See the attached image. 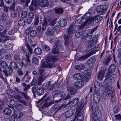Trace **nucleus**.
<instances>
[{"mask_svg":"<svg viewBox=\"0 0 121 121\" xmlns=\"http://www.w3.org/2000/svg\"><path fill=\"white\" fill-rule=\"evenodd\" d=\"M63 92L62 91L55 90L52 93L53 100L57 102L60 101L62 99V95L63 94Z\"/></svg>","mask_w":121,"mask_h":121,"instance_id":"f257e3e1","label":"nucleus"},{"mask_svg":"<svg viewBox=\"0 0 121 121\" xmlns=\"http://www.w3.org/2000/svg\"><path fill=\"white\" fill-rule=\"evenodd\" d=\"M103 17L102 16H95L90 19L89 21L88 20H86L85 22L81 24L82 25L80 27L81 28H83L87 23L89 22L90 23H93L94 22H95L96 23H98L100 22L102 20Z\"/></svg>","mask_w":121,"mask_h":121,"instance_id":"f03ea898","label":"nucleus"},{"mask_svg":"<svg viewBox=\"0 0 121 121\" xmlns=\"http://www.w3.org/2000/svg\"><path fill=\"white\" fill-rule=\"evenodd\" d=\"M108 5L104 4L97 6L96 8L97 14L100 15H103L107 10Z\"/></svg>","mask_w":121,"mask_h":121,"instance_id":"7ed1b4c3","label":"nucleus"},{"mask_svg":"<svg viewBox=\"0 0 121 121\" xmlns=\"http://www.w3.org/2000/svg\"><path fill=\"white\" fill-rule=\"evenodd\" d=\"M91 107L92 111V114L94 116L93 117H95V115L99 116L101 115V113L100 111L99 108L98 107L96 106L95 107V106L93 104L91 105Z\"/></svg>","mask_w":121,"mask_h":121,"instance_id":"20e7f679","label":"nucleus"},{"mask_svg":"<svg viewBox=\"0 0 121 121\" xmlns=\"http://www.w3.org/2000/svg\"><path fill=\"white\" fill-rule=\"evenodd\" d=\"M26 45L28 49L26 50L25 51H24V50L23 49V51L25 53V54L26 57L25 58H29V57L32 53V49L28 44H26ZM22 48L23 49V47H22Z\"/></svg>","mask_w":121,"mask_h":121,"instance_id":"39448f33","label":"nucleus"},{"mask_svg":"<svg viewBox=\"0 0 121 121\" xmlns=\"http://www.w3.org/2000/svg\"><path fill=\"white\" fill-rule=\"evenodd\" d=\"M95 53V52L91 51L88 54L82 56L78 58V60L80 61H83L86 58H88L91 55L94 54Z\"/></svg>","mask_w":121,"mask_h":121,"instance_id":"423d86ee","label":"nucleus"},{"mask_svg":"<svg viewBox=\"0 0 121 121\" xmlns=\"http://www.w3.org/2000/svg\"><path fill=\"white\" fill-rule=\"evenodd\" d=\"M79 99L78 98H76L73 99L72 100L69 101V105L71 107H73L74 106L77 105L78 103L79 102Z\"/></svg>","mask_w":121,"mask_h":121,"instance_id":"0eeeda50","label":"nucleus"},{"mask_svg":"<svg viewBox=\"0 0 121 121\" xmlns=\"http://www.w3.org/2000/svg\"><path fill=\"white\" fill-rule=\"evenodd\" d=\"M30 73V71H26L25 76L22 78V80L25 81L26 82H28L31 78V77L29 76Z\"/></svg>","mask_w":121,"mask_h":121,"instance_id":"6e6552de","label":"nucleus"},{"mask_svg":"<svg viewBox=\"0 0 121 121\" xmlns=\"http://www.w3.org/2000/svg\"><path fill=\"white\" fill-rule=\"evenodd\" d=\"M21 61L22 64L23 65L25 66H27L30 62L29 58H25V57H24L21 59Z\"/></svg>","mask_w":121,"mask_h":121,"instance_id":"1a4fd4ad","label":"nucleus"},{"mask_svg":"<svg viewBox=\"0 0 121 121\" xmlns=\"http://www.w3.org/2000/svg\"><path fill=\"white\" fill-rule=\"evenodd\" d=\"M73 25L72 24H71L69 26V28L67 31V36L71 37L74 31V30L73 29Z\"/></svg>","mask_w":121,"mask_h":121,"instance_id":"9d476101","label":"nucleus"},{"mask_svg":"<svg viewBox=\"0 0 121 121\" xmlns=\"http://www.w3.org/2000/svg\"><path fill=\"white\" fill-rule=\"evenodd\" d=\"M58 60L56 56H49L46 58V62L48 63L51 61L52 62H56Z\"/></svg>","mask_w":121,"mask_h":121,"instance_id":"9b49d317","label":"nucleus"},{"mask_svg":"<svg viewBox=\"0 0 121 121\" xmlns=\"http://www.w3.org/2000/svg\"><path fill=\"white\" fill-rule=\"evenodd\" d=\"M116 66L114 64H112L110 66L108 69V72L107 74L109 76L110 74L113 73L115 70Z\"/></svg>","mask_w":121,"mask_h":121,"instance_id":"f8f14e48","label":"nucleus"},{"mask_svg":"<svg viewBox=\"0 0 121 121\" xmlns=\"http://www.w3.org/2000/svg\"><path fill=\"white\" fill-rule=\"evenodd\" d=\"M67 89V91L72 95H74L77 92V90L73 87H68Z\"/></svg>","mask_w":121,"mask_h":121,"instance_id":"ddd939ff","label":"nucleus"},{"mask_svg":"<svg viewBox=\"0 0 121 121\" xmlns=\"http://www.w3.org/2000/svg\"><path fill=\"white\" fill-rule=\"evenodd\" d=\"M91 77V74L90 73H87L84 74V77L82 79V81L84 82L88 81Z\"/></svg>","mask_w":121,"mask_h":121,"instance_id":"4468645a","label":"nucleus"},{"mask_svg":"<svg viewBox=\"0 0 121 121\" xmlns=\"http://www.w3.org/2000/svg\"><path fill=\"white\" fill-rule=\"evenodd\" d=\"M62 107V106H61L54 105L52 106L51 108V110L52 111H55V112H56L60 109Z\"/></svg>","mask_w":121,"mask_h":121,"instance_id":"2eb2a0df","label":"nucleus"},{"mask_svg":"<svg viewBox=\"0 0 121 121\" xmlns=\"http://www.w3.org/2000/svg\"><path fill=\"white\" fill-rule=\"evenodd\" d=\"M48 4L47 0H39L38 5L41 7H44L47 5Z\"/></svg>","mask_w":121,"mask_h":121,"instance_id":"dca6fc26","label":"nucleus"},{"mask_svg":"<svg viewBox=\"0 0 121 121\" xmlns=\"http://www.w3.org/2000/svg\"><path fill=\"white\" fill-rule=\"evenodd\" d=\"M73 110V109H70L67 111L65 112V116L67 118L70 117L74 114Z\"/></svg>","mask_w":121,"mask_h":121,"instance_id":"f3484780","label":"nucleus"},{"mask_svg":"<svg viewBox=\"0 0 121 121\" xmlns=\"http://www.w3.org/2000/svg\"><path fill=\"white\" fill-rule=\"evenodd\" d=\"M59 23L61 26L63 27H65L67 24L66 20L63 18H61L60 19Z\"/></svg>","mask_w":121,"mask_h":121,"instance_id":"a211bd4d","label":"nucleus"},{"mask_svg":"<svg viewBox=\"0 0 121 121\" xmlns=\"http://www.w3.org/2000/svg\"><path fill=\"white\" fill-rule=\"evenodd\" d=\"M3 112L5 115L8 116H9L12 113V111L10 108H6L3 109Z\"/></svg>","mask_w":121,"mask_h":121,"instance_id":"6ab92c4d","label":"nucleus"},{"mask_svg":"<svg viewBox=\"0 0 121 121\" xmlns=\"http://www.w3.org/2000/svg\"><path fill=\"white\" fill-rule=\"evenodd\" d=\"M100 96L99 94H94L93 100L96 103H98L100 99Z\"/></svg>","mask_w":121,"mask_h":121,"instance_id":"aec40b11","label":"nucleus"},{"mask_svg":"<svg viewBox=\"0 0 121 121\" xmlns=\"http://www.w3.org/2000/svg\"><path fill=\"white\" fill-rule=\"evenodd\" d=\"M64 37L65 41L64 44L66 46H68L70 44L69 41V39L71 37L67 36L65 34L64 35Z\"/></svg>","mask_w":121,"mask_h":121,"instance_id":"412c9836","label":"nucleus"},{"mask_svg":"<svg viewBox=\"0 0 121 121\" xmlns=\"http://www.w3.org/2000/svg\"><path fill=\"white\" fill-rule=\"evenodd\" d=\"M84 83L82 81L77 82H75L74 84L75 86L77 88H81L83 86Z\"/></svg>","mask_w":121,"mask_h":121,"instance_id":"4be33fe9","label":"nucleus"},{"mask_svg":"<svg viewBox=\"0 0 121 121\" xmlns=\"http://www.w3.org/2000/svg\"><path fill=\"white\" fill-rule=\"evenodd\" d=\"M82 77V74L81 73H76L73 75L74 79L76 80H81Z\"/></svg>","mask_w":121,"mask_h":121,"instance_id":"5701e85b","label":"nucleus"},{"mask_svg":"<svg viewBox=\"0 0 121 121\" xmlns=\"http://www.w3.org/2000/svg\"><path fill=\"white\" fill-rule=\"evenodd\" d=\"M112 88V86L110 85H108L106 87L104 92L110 94Z\"/></svg>","mask_w":121,"mask_h":121,"instance_id":"b1692460","label":"nucleus"},{"mask_svg":"<svg viewBox=\"0 0 121 121\" xmlns=\"http://www.w3.org/2000/svg\"><path fill=\"white\" fill-rule=\"evenodd\" d=\"M111 59L112 58L110 56H109L106 58L104 59L103 61V64L104 65H108Z\"/></svg>","mask_w":121,"mask_h":121,"instance_id":"393cba45","label":"nucleus"},{"mask_svg":"<svg viewBox=\"0 0 121 121\" xmlns=\"http://www.w3.org/2000/svg\"><path fill=\"white\" fill-rule=\"evenodd\" d=\"M17 64L15 62H12L10 63V65L8 67V68L13 70V69H17Z\"/></svg>","mask_w":121,"mask_h":121,"instance_id":"a878e982","label":"nucleus"},{"mask_svg":"<svg viewBox=\"0 0 121 121\" xmlns=\"http://www.w3.org/2000/svg\"><path fill=\"white\" fill-rule=\"evenodd\" d=\"M10 69V70H4L3 71V72L7 77L12 75V73H13V70L11 69Z\"/></svg>","mask_w":121,"mask_h":121,"instance_id":"bb28decb","label":"nucleus"},{"mask_svg":"<svg viewBox=\"0 0 121 121\" xmlns=\"http://www.w3.org/2000/svg\"><path fill=\"white\" fill-rule=\"evenodd\" d=\"M22 112L20 111H17L14 112L13 115L14 117L19 118L22 117L23 116Z\"/></svg>","mask_w":121,"mask_h":121,"instance_id":"cd10ccee","label":"nucleus"},{"mask_svg":"<svg viewBox=\"0 0 121 121\" xmlns=\"http://www.w3.org/2000/svg\"><path fill=\"white\" fill-rule=\"evenodd\" d=\"M17 30V27L14 26L9 31L8 33L9 35H11L16 33Z\"/></svg>","mask_w":121,"mask_h":121,"instance_id":"c85d7f7f","label":"nucleus"},{"mask_svg":"<svg viewBox=\"0 0 121 121\" xmlns=\"http://www.w3.org/2000/svg\"><path fill=\"white\" fill-rule=\"evenodd\" d=\"M104 72L102 71L99 72L98 75V79L101 81L102 80L104 77Z\"/></svg>","mask_w":121,"mask_h":121,"instance_id":"c756f323","label":"nucleus"},{"mask_svg":"<svg viewBox=\"0 0 121 121\" xmlns=\"http://www.w3.org/2000/svg\"><path fill=\"white\" fill-rule=\"evenodd\" d=\"M34 52L36 54L40 55L42 53V51L41 48H37L34 49Z\"/></svg>","mask_w":121,"mask_h":121,"instance_id":"7c9ffc66","label":"nucleus"},{"mask_svg":"<svg viewBox=\"0 0 121 121\" xmlns=\"http://www.w3.org/2000/svg\"><path fill=\"white\" fill-rule=\"evenodd\" d=\"M52 28V27H49L47 29V34L48 35L50 36L52 35H54V32L53 31Z\"/></svg>","mask_w":121,"mask_h":121,"instance_id":"2f4dec72","label":"nucleus"},{"mask_svg":"<svg viewBox=\"0 0 121 121\" xmlns=\"http://www.w3.org/2000/svg\"><path fill=\"white\" fill-rule=\"evenodd\" d=\"M115 90H113L111 95V100L112 102H114L116 100V99L115 97H114L115 95Z\"/></svg>","mask_w":121,"mask_h":121,"instance_id":"473e14b6","label":"nucleus"},{"mask_svg":"<svg viewBox=\"0 0 121 121\" xmlns=\"http://www.w3.org/2000/svg\"><path fill=\"white\" fill-rule=\"evenodd\" d=\"M44 93V91L41 88L39 87L37 89L36 94L40 96L42 95Z\"/></svg>","mask_w":121,"mask_h":121,"instance_id":"72a5a7b5","label":"nucleus"},{"mask_svg":"<svg viewBox=\"0 0 121 121\" xmlns=\"http://www.w3.org/2000/svg\"><path fill=\"white\" fill-rule=\"evenodd\" d=\"M85 68V66L84 64H82L76 65L75 69L78 70H81L84 69Z\"/></svg>","mask_w":121,"mask_h":121,"instance_id":"f704fd0d","label":"nucleus"},{"mask_svg":"<svg viewBox=\"0 0 121 121\" xmlns=\"http://www.w3.org/2000/svg\"><path fill=\"white\" fill-rule=\"evenodd\" d=\"M22 85L23 86V90L25 91H26L29 89L30 88V85L29 84L27 85L25 83H23Z\"/></svg>","mask_w":121,"mask_h":121,"instance_id":"c9c22d12","label":"nucleus"},{"mask_svg":"<svg viewBox=\"0 0 121 121\" xmlns=\"http://www.w3.org/2000/svg\"><path fill=\"white\" fill-rule=\"evenodd\" d=\"M50 84L51 82L50 81H48L47 82L44 83L42 85L43 89L44 90H48L49 85Z\"/></svg>","mask_w":121,"mask_h":121,"instance_id":"e433bc0d","label":"nucleus"},{"mask_svg":"<svg viewBox=\"0 0 121 121\" xmlns=\"http://www.w3.org/2000/svg\"><path fill=\"white\" fill-rule=\"evenodd\" d=\"M39 62V60L36 57H34L32 58V62L34 65H38Z\"/></svg>","mask_w":121,"mask_h":121,"instance_id":"4c0bfd02","label":"nucleus"},{"mask_svg":"<svg viewBox=\"0 0 121 121\" xmlns=\"http://www.w3.org/2000/svg\"><path fill=\"white\" fill-rule=\"evenodd\" d=\"M17 103L16 100L14 99H12L10 101V105L9 106V107L13 108L15 105V104Z\"/></svg>","mask_w":121,"mask_h":121,"instance_id":"58836bf2","label":"nucleus"},{"mask_svg":"<svg viewBox=\"0 0 121 121\" xmlns=\"http://www.w3.org/2000/svg\"><path fill=\"white\" fill-rule=\"evenodd\" d=\"M92 15V13L91 12H88L86 13L82 17L83 19H87L90 17Z\"/></svg>","mask_w":121,"mask_h":121,"instance_id":"ea45409f","label":"nucleus"},{"mask_svg":"<svg viewBox=\"0 0 121 121\" xmlns=\"http://www.w3.org/2000/svg\"><path fill=\"white\" fill-rule=\"evenodd\" d=\"M45 79L42 76H40L38 79L37 84L39 85H41L42 82Z\"/></svg>","mask_w":121,"mask_h":121,"instance_id":"a19ab883","label":"nucleus"},{"mask_svg":"<svg viewBox=\"0 0 121 121\" xmlns=\"http://www.w3.org/2000/svg\"><path fill=\"white\" fill-rule=\"evenodd\" d=\"M39 70L40 75H41L44 76L46 73L45 71L41 67L39 69Z\"/></svg>","mask_w":121,"mask_h":121,"instance_id":"79ce46f5","label":"nucleus"},{"mask_svg":"<svg viewBox=\"0 0 121 121\" xmlns=\"http://www.w3.org/2000/svg\"><path fill=\"white\" fill-rule=\"evenodd\" d=\"M85 34L84 33L83 34V35L82 36V39H81L82 41L84 43H86L87 42H88V40H87V38L85 36Z\"/></svg>","mask_w":121,"mask_h":121,"instance_id":"37998d69","label":"nucleus"},{"mask_svg":"<svg viewBox=\"0 0 121 121\" xmlns=\"http://www.w3.org/2000/svg\"><path fill=\"white\" fill-rule=\"evenodd\" d=\"M63 10L61 8H58L55 9V12L58 14H62L63 13Z\"/></svg>","mask_w":121,"mask_h":121,"instance_id":"c03bdc74","label":"nucleus"},{"mask_svg":"<svg viewBox=\"0 0 121 121\" xmlns=\"http://www.w3.org/2000/svg\"><path fill=\"white\" fill-rule=\"evenodd\" d=\"M37 34V32L36 30H32L30 33V35L32 37H34L36 36Z\"/></svg>","mask_w":121,"mask_h":121,"instance_id":"a18cd8bd","label":"nucleus"},{"mask_svg":"<svg viewBox=\"0 0 121 121\" xmlns=\"http://www.w3.org/2000/svg\"><path fill=\"white\" fill-rule=\"evenodd\" d=\"M56 84L55 83H54L50 85H49L48 87V91H52V90L54 88L55 86H56Z\"/></svg>","mask_w":121,"mask_h":121,"instance_id":"49530a36","label":"nucleus"},{"mask_svg":"<svg viewBox=\"0 0 121 121\" xmlns=\"http://www.w3.org/2000/svg\"><path fill=\"white\" fill-rule=\"evenodd\" d=\"M95 57H92L90 58L87 61V63L89 65L91 64V63L95 62Z\"/></svg>","mask_w":121,"mask_h":121,"instance_id":"de8ad7c7","label":"nucleus"},{"mask_svg":"<svg viewBox=\"0 0 121 121\" xmlns=\"http://www.w3.org/2000/svg\"><path fill=\"white\" fill-rule=\"evenodd\" d=\"M1 19L3 22H5L7 16L6 14L4 13H2L1 16Z\"/></svg>","mask_w":121,"mask_h":121,"instance_id":"09e8293b","label":"nucleus"},{"mask_svg":"<svg viewBox=\"0 0 121 121\" xmlns=\"http://www.w3.org/2000/svg\"><path fill=\"white\" fill-rule=\"evenodd\" d=\"M100 91V87H94V94H99V92Z\"/></svg>","mask_w":121,"mask_h":121,"instance_id":"8fccbe9b","label":"nucleus"},{"mask_svg":"<svg viewBox=\"0 0 121 121\" xmlns=\"http://www.w3.org/2000/svg\"><path fill=\"white\" fill-rule=\"evenodd\" d=\"M42 48L44 51H48L50 49V48L46 45H43L42 46Z\"/></svg>","mask_w":121,"mask_h":121,"instance_id":"3c124183","label":"nucleus"},{"mask_svg":"<svg viewBox=\"0 0 121 121\" xmlns=\"http://www.w3.org/2000/svg\"><path fill=\"white\" fill-rule=\"evenodd\" d=\"M110 94L108 93L107 92H104L103 96L104 99H108L110 97Z\"/></svg>","mask_w":121,"mask_h":121,"instance_id":"603ef678","label":"nucleus"},{"mask_svg":"<svg viewBox=\"0 0 121 121\" xmlns=\"http://www.w3.org/2000/svg\"><path fill=\"white\" fill-rule=\"evenodd\" d=\"M52 66V64L49 63H47V64H44L42 65L41 67L42 68H45L46 67H50Z\"/></svg>","mask_w":121,"mask_h":121,"instance_id":"864d4df0","label":"nucleus"},{"mask_svg":"<svg viewBox=\"0 0 121 121\" xmlns=\"http://www.w3.org/2000/svg\"><path fill=\"white\" fill-rule=\"evenodd\" d=\"M25 22L22 19H20L18 22V24L20 26H23L25 24Z\"/></svg>","mask_w":121,"mask_h":121,"instance_id":"5fc2aeb1","label":"nucleus"},{"mask_svg":"<svg viewBox=\"0 0 121 121\" xmlns=\"http://www.w3.org/2000/svg\"><path fill=\"white\" fill-rule=\"evenodd\" d=\"M52 53L53 54H58L59 53L58 49L55 48H53L52 50Z\"/></svg>","mask_w":121,"mask_h":121,"instance_id":"6e6d98bb","label":"nucleus"},{"mask_svg":"<svg viewBox=\"0 0 121 121\" xmlns=\"http://www.w3.org/2000/svg\"><path fill=\"white\" fill-rule=\"evenodd\" d=\"M20 93L22 95L25 99H29V97L27 95V92H23L21 91Z\"/></svg>","mask_w":121,"mask_h":121,"instance_id":"4d7b16f0","label":"nucleus"},{"mask_svg":"<svg viewBox=\"0 0 121 121\" xmlns=\"http://www.w3.org/2000/svg\"><path fill=\"white\" fill-rule=\"evenodd\" d=\"M98 37V35H95L93 37L91 40L94 42V43H96L98 42L97 40Z\"/></svg>","mask_w":121,"mask_h":121,"instance_id":"13d9d810","label":"nucleus"},{"mask_svg":"<svg viewBox=\"0 0 121 121\" xmlns=\"http://www.w3.org/2000/svg\"><path fill=\"white\" fill-rule=\"evenodd\" d=\"M54 103V102L53 101H52L49 102H46L44 103V105L46 107H48Z\"/></svg>","mask_w":121,"mask_h":121,"instance_id":"bf43d9fd","label":"nucleus"},{"mask_svg":"<svg viewBox=\"0 0 121 121\" xmlns=\"http://www.w3.org/2000/svg\"><path fill=\"white\" fill-rule=\"evenodd\" d=\"M82 23V21L80 19L76 21L74 23L75 26H80V24Z\"/></svg>","mask_w":121,"mask_h":121,"instance_id":"052dcab7","label":"nucleus"},{"mask_svg":"<svg viewBox=\"0 0 121 121\" xmlns=\"http://www.w3.org/2000/svg\"><path fill=\"white\" fill-rule=\"evenodd\" d=\"M82 33L80 32L79 31H78L75 33V35L77 37L79 38L83 35V34Z\"/></svg>","mask_w":121,"mask_h":121,"instance_id":"680f3d73","label":"nucleus"},{"mask_svg":"<svg viewBox=\"0 0 121 121\" xmlns=\"http://www.w3.org/2000/svg\"><path fill=\"white\" fill-rule=\"evenodd\" d=\"M27 12L26 11H24L21 14V17L22 18H25L27 17Z\"/></svg>","mask_w":121,"mask_h":121,"instance_id":"e2e57ef3","label":"nucleus"},{"mask_svg":"<svg viewBox=\"0 0 121 121\" xmlns=\"http://www.w3.org/2000/svg\"><path fill=\"white\" fill-rule=\"evenodd\" d=\"M56 45L57 47H61L62 46L61 41L60 40L57 41L56 43Z\"/></svg>","mask_w":121,"mask_h":121,"instance_id":"0e129e2a","label":"nucleus"},{"mask_svg":"<svg viewBox=\"0 0 121 121\" xmlns=\"http://www.w3.org/2000/svg\"><path fill=\"white\" fill-rule=\"evenodd\" d=\"M70 96L68 94H65L63 95V99L64 100H65L69 99L70 98Z\"/></svg>","mask_w":121,"mask_h":121,"instance_id":"69168bd1","label":"nucleus"},{"mask_svg":"<svg viewBox=\"0 0 121 121\" xmlns=\"http://www.w3.org/2000/svg\"><path fill=\"white\" fill-rule=\"evenodd\" d=\"M120 108L118 106H115L113 109L114 112L115 113L118 112Z\"/></svg>","mask_w":121,"mask_h":121,"instance_id":"338daca9","label":"nucleus"},{"mask_svg":"<svg viewBox=\"0 0 121 121\" xmlns=\"http://www.w3.org/2000/svg\"><path fill=\"white\" fill-rule=\"evenodd\" d=\"M115 117L116 121H121V115L120 114L116 115Z\"/></svg>","mask_w":121,"mask_h":121,"instance_id":"774afa93","label":"nucleus"}]
</instances>
